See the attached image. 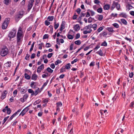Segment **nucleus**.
<instances>
[{
  "instance_id": "nucleus-30",
  "label": "nucleus",
  "mask_w": 134,
  "mask_h": 134,
  "mask_svg": "<svg viewBox=\"0 0 134 134\" xmlns=\"http://www.w3.org/2000/svg\"><path fill=\"white\" fill-rule=\"evenodd\" d=\"M103 29V27H100L97 29V31H96V32L97 34H98V32H100Z\"/></svg>"
},
{
  "instance_id": "nucleus-33",
  "label": "nucleus",
  "mask_w": 134,
  "mask_h": 134,
  "mask_svg": "<svg viewBox=\"0 0 134 134\" xmlns=\"http://www.w3.org/2000/svg\"><path fill=\"white\" fill-rule=\"evenodd\" d=\"M47 19L49 21H52L54 19V16H49L48 17Z\"/></svg>"
},
{
  "instance_id": "nucleus-3",
  "label": "nucleus",
  "mask_w": 134,
  "mask_h": 134,
  "mask_svg": "<svg viewBox=\"0 0 134 134\" xmlns=\"http://www.w3.org/2000/svg\"><path fill=\"white\" fill-rule=\"evenodd\" d=\"M9 21V19L6 18L4 21L2 25V28L3 29H5L7 27Z\"/></svg>"
},
{
  "instance_id": "nucleus-17",
  "label": "nucleus",
  "mask_w": 134,
  "mask_h": 134,
  "mask_svg": "<svg viewBox=\"0 0 134 134\" xmlns=\"http://www.w3.org/2000/svg\"><path fill=\"white\" fill-rule=\"evenodd\" d=\"M37 77L38 76L37 75L35 74H34L32 75L31 76V79L32 80L35 81L37 80Z\"/></svg>"
},
{
  "instance_id": "nucleus-20",
  "label": "nucleus",
  "mask_w": 134,
  "mask_h": 134,
  "mask_svg": "<svg viewBox=\"0 0 134 134\" xmlns=\"http://www.w3.org/2000/svg\"><path fill=\"white\" fill-rule=\"evenodd\" d=\"M120 16L124 18H126L127 15L126 14L124 13H122L119 14Z\"/></svg>"
},
{
  "instance_id": "nucleus-7",
  "label": "nucleus",
  "mask_w": 134,
  "mask_h": 134,
  "mask_svg": "<svg viewBox=\"0 0 134 134\" xmlns=\"http://www.w3.org/2000/svg\"><path fill=\"white\" fill-rule=\"evenodd\" d=\"M28 97V95L25 94L24 95L23 98H21L20 99V101L22 103L24 102L26 100Z\"/></svg>"
},
{
  "instance_id": "nucleus-23",
  "label": "nucleus",
  "mask_w": 134,
  "mask_h": 134,
  "mask_svg": "<svg viewBox=\"0 0 134 134\" xmlns=\"http://www.w3.org/2000/svg\"><path fill=\"white\" fill-rule=\"evenodd\" d=\"M121 21L122 23L124 24L125 25H126L127 24V22L126 20L124 19H121Z\"/></svg>"
},
{
  "instance_id": "nucleus-6",
  "label": "nucleus",
  "mask_w": 134,
  "mask_h": 134,
  "mask_svg": "<svg viewBox=\"0 0 134 134\" xmlns=\"http://www.w3.org/2000/svg\"><path fill=\"white\" fill-rule=\"evenodd\" d=\"M34 2V0H30L29 1V4L27 5L28 9L29 11L32 8L33 5V3Z\"/></svg>"
},
{
  "instance_id": "nucleus-62",
  "label": "nucleus",
  "mask_w": 134,
  "mask_h": 134,
  "mask_svg": "<svg viewBox=\"0 0 134 134\" xmlns=\"http://www.w3.org/2000/svg\"><path fill=\"white\" fill-rule=\"evenodd\" d=\"M52 69H54L55 68V66L54 63H52L50 65Z\"/></svg>"
},
{
  "instance_id": "nucleus-8",
  "label": "nucleus",
  "mask_w": 134,
  "mask_h": 134,
  "mask_svg": "<svg viewBox=\"0 0 134 134\" xmlns=\"http://www.w3.org/2000/svg\"><path fill=\"white\" fill-rule=\"evenodd\" d=\"M44 64H42L40 66L38 67L37 70V72L38 73H40L41 71V70L44 69Z\"/></svg>"
},
{
  "instance_id": "nucleus-40",
  "label": "nucleus",
  "mask_w": 134,
  "mask_h": 134,
  "mask_svg": "<svg viewBox=\"0 0 134 134\" xmlns=\"http://www.w3.org/2000/svg\"><path fill=\"white\" fill-rule=\"evenodd\" d=\"M75 43L76 44L79 45L81 44V42L80 40H78L75 41Z\"/></svg>"
},
{
  "instance_id": "nucleus-52",
  "label": "nucleus",
  "mask_w": 134,
  "mask_h": 134,
  "mask_svg": "<svg viewBox=\"0 0 134 134\" xmlns=\"http://www.w3.org/2000/svg\"><path fill=\"white\" fill-rule=\"evenodd\" d=\"M65 71V68L62 67L60 69V72H63Z\"/></svg>"
},
{
  "instance_id": "nucleus-5",
  "label": "nucleus",
  "mask_w": 134,
  "mask_h": 134,
  "mask_svg": "<svg viewBox=\"0 0 134 134\" xmlns=\"http://www.w3.org/2000/svg\"><path fill=\"white\" fill-rule=\"evenodd\" d=\"M16 32V30H13L9 33L8 36L10 39L15 36Z\"/></svg>"
},
{
  "instance_id": "nucleus-26",
  "label": "nucleus",
  "mask_w": 134,
  "mask_h": 134,
  "mask_svg": "<svg viewBox=\"0 0 134 134\" xmlns=\"http://www.w3.org/2000/svg\"><path fill=\"white\" fill-rule=\"evenodd\" d=\"M28 92L29 93H31V96H33L34 95V92L31 89H29Z\"/></svg>"
},
{
  "instance_id": "nucleus-53",
  "label": "nucleus",
  "mask_w": 134,
  "mask_h": 134,
  "mask_svg": "<svg viewBox=\"0 0 134 134\" xmlns=\"http://www.w3.org/2000/svg\"><path fill=\"white\" fill-rule=\"evenodd\" d=\"M25 92H26V91H25V89H23V88L21 89L20 92L21 93H22V94L24 93H25Z\"/></svg>"
},
{
  "instance_id": "nucleus-19",
  "label": "nucleus",
  "mask_w": 134,
  "mask_h": 134,
  "mask_svg": "<svg viewBox=\"0 0 134 134\" xmlns=\"http://www.w3.org/2000/svg\"><path fill=\"white\" fill-rule=\"evenodd\" d=\"M5 108L6 109L7 114L9 115L10 114L11 112V110L9 108H8L7 106L5 107Z\"/></svg>"
},
{
  "instance_id": "nucleus-32",
  "label": "nucleus",
  "mask_w": 134,
  "mask_h": 134,
  "mask_svg": "<svg viewBox=\"0 0 134 134\" xmlns=\"http://www.w3.org/2000/svg\"><path fill=\"white\" fill-rule=\"evenodd\" d=\"M97 53L101 56H103V53L101 49H100L99 51L97 52Z\"/></svg>"
},
{
  "instance_id": "nucleus-34",
  "label": "nucleus",
  "mask_w": 134,
  "mask_h": 134,
  "mask_svg": "<svg viewBox=\"0 0 134 134\" xmlns=\"http://www.w3.org/2000/svg\"><path fill=\"white\" fill-rule=\"evenodd\" d=\"M67 37L70 40H72L74 38L73 36L72 35L69 34L68 35Z\"/></svg>"
},
{
  "instance_id": "nucleus-22",
  "label": "nucleus",
  "mask_w": 134,
  "mask_h": 134,
  "mask_svg": "<svg viewBox=\"0 0 134 134\" xmlns=\"http://www.w3.org/2000/svg\"><path fill=\"white\" fill-rule=\"evenodd\" d=\"M25 78L27 80H29L31 78L30 76L27 73H25L24 75Z\"/></svg>"
},
{
  "instance_id": "nucleus-14",
  "label": "nucleus",
  "mask_w": 134,
  "mask_h": 134,
  "mask_svg": "<svg viewBox=\"0 0 134 134\" xmlns=\"http://www.w3.org/2000/svg\"><path fill=\"white\" fill-rule=\"evenodd\" d=\"M110 5L109 4H106L103 6V8L104 10H109L110 8Z\"/></svg>"
},
{
  "instance_id": "nucleus-31",
  "label": "nucleus",
  "mask_w": 134,
  "mask_h": 134,
  "mask_svg": "<svg viewBox=\"0 0 134 134\" xmlns=\"http://www.w3.org/2000/svg\"><path fill=\"white\" fill-rule=\"evenodd\" d=\"M47 70L48 72L50 73H52L53 72V70L49 67H48L47 69Z\"/></svg>"
},
{
  "instance_id": "nucleus-43",
  "label": "nucleus",
  "mask_w": 134,
  "mask_h": 134,
  "mask_svg": "<svg viewBox=\"0 0 134 134\" xmlns=\"http://www.w3.org/2000/svg\"><path fill=\"white\" fill-rule=\"evenodd\" d=\"M101 46H107V43L105 41H104L101 44Z\"/></svg>"
},
{
  "instance_id": "nucleus-42",
  "label": "nucleus",
  "mask_w": 134,
  "mask_h": 134,
  "mask_svg": "<svg viewBox=\"0 0 134 134\" xmlns=\"http://www.w3.org/2000/svg\"><path fill=\"white\" fill-rule=\"evenodd\" d=\"M11 0H4V2L6 5H8L9 2H11Z\"/></svg>"
},
{
  "instance_id": "nucleus-48",
  "label": "nucleus",
  "mask_w": 134,
  "mask_h": 134,
  "mask_svg": "<svg viewBox=\"0 0 134 134\" xmlns=\"http://www.w3.org/2000/svg\"><path fill=\"white\" fill-rule=\"evenodd\" d=\"M93 19L91 17H90L88 19V22L89 23H91L92 22Z\"/></svg>"
},
{
  "instance_id": "nucleus-11",
  "label": "nucleus",
  "mask_w": 134,
  "mask_h": 134,
  "mask_svg": "<svg viewBox=\"0 0 134 134\" xmlns=\"http://www.w3.org/2000/svg\"><path fill=\"white\" fill-rule=\"evenodd\" d=\"M21 32H18L17 34V40L18 42L20 40L21 37L22 36Z\"/></svg>"
},
{
  "instance_id": "nucleus-41",
  "label": "nucleus",
  "mask_w": 134,
  "mask_h": 134,
  "mask_svg": "<svg viewBox=\"0 0 134 134\" xmlns=\"http://www.w3.org/2000/svg\"><path fill=\"white\" fill-rule=\"evenodd\" d=\"M112 25L113 26L115 27L116 28H119V25L116 23H114Z\"/></svg>"
},
{
  "instance_id": "nucleus-2",
  "label": "nucleus",
  "mask_w": 134,
  "mask_h": 134,
  "mask_svg": "<svg viewBox=\"0 0 134 134\" xmlns=\"http://www.w3.org/2000/svg\"><path fill=\"white\" fill-rule=\"evenodd\" d=\"M8 50L7 48L4 47L3 48L0 52V54L2 57H4L8 53Z\"/></svg>"
},
{
  "instance_id": "nucleus-27",
  "label": "nucleus",
  "mask_w": 134,
  "mask_h": 134,
  "mask_svg": "<svg viewBox=\"0 0 134 134\" xmlns=\"http://www.w3.org/2000/svg\"><path fill=\"white\" fill-rule=\"evenodd\" d=\"M71 65L70 63H69L65 65V68L66 69H69L70 68V66Z\"/></svg>"
},
{
  "instance_id": "nucleus-54",
  "label": "nucleus",
  "mask_w": 134,
  "mask_h": 134,
  "mask_svg": "<svg viewBox=\"0 0 134 134\" xmlns=\"http://www.w3.org/2000/svg\"><path fill=\"white\" fill-rule=\"evenodd\" d=\"M81 10V9L79 8L77 9V10H76V12L78 14H79L80 13Z\"/></svg>"
},
{
  "instance_id": "nucleus-12",
  "label": "nucleus",
  "mask_w": 134,
  "mask_h": 134,
  "mask_svg": "<svg viewBox=\"0 0 134 134\" xmlns=\"http://www.w3.org/2000/svg\"><path fill=\"white\" fill-rule=\"evenodd\" d=\"M56 104L57 105V111H59V107H61L62 106V103L61 102H59L57 103Z\"/></svg>"
},
{
  "instance_id": "nucleus-45",
  "label": "nucleus",
  "mask_w": 134,
  "mask_h": 134,
  "mask_svg": "<svg viewBox=\"0 0 134 134\" xmlns=\"http://www.w3.org/2000/svg\"><path fill=\"white\" fill-rule=\"evenodd\" d=\"M88 11H89L91 13V16H93L95 14L93 10H88Z\"/></svg>"
},
{
  "instance_id": "nucleus-51",
  "label": "nucleus",
  "mask_w": 134,
  "mask_h": 134,
  "mask_svg": "<svg viewBox=\"0 0 134 134\" xmlns=\"http://www.w3.org/2000/svg\"><path fill=\"white\" fill-rule=\"evenodd\" d=\"M51 46V44L49 43H47L46 45V47L47 48L50 47Z\"/></svg>"
},
{
  "instance_id": "nucleus-44",
  "label": "nucleus",
  "mask_w": 134,
  "mask_h": 134,
  "mask_svg": "<svg viewBox=\"0 0 134 134\" xmlns=\"http://www.w3.org/2000/svg\"><path fill=\"white\" fill-rule=\"evenodd\" d=\"M43 44H44L43 43H41L40 44H39L38 48L40 49H42V46Z\"/></svg>"
},
{
  "instance_id": "nucleus-57",
  "label": "nucleus",
  "mask_w": 134,
  "mask_h": 134,
  "mask_svg": "<svg viewBox=\"0 0 134 134\" xmlns=\"http://www.w3.org/2000/svg\"><path fill=\"white\" fill-rule=\"evenodd\" d=\"M35 83V82H31V87L32 88H35V87L34 86V87H33V86L34 85V84Z\"/></svg>"
},
{
  "instance_id": "nucleus-61",
  "label": "nucleus",
  "mask_w": 134,
  "mask_h": 134,
  "mask_svg": "<svg viewBox=\"0 0 134 134\" xmlns=\"http://www.w3.org/2000/svg\"><path fill=\"white\" fill-rule=\"evenodd\" d=\"M73 44L72 43L70 45V49H69L70 50H72L73 49Z\"/></svg>"
},
{
  "instance_id": "nucleus-21",
  "label": "nucleus",
  "mask_w": 134,
  "mask_h": 134,
  "mask_svg": "<svg viewBox=\"0 0 134 134\" xmlns=\"http://www.w3.org/2000/svg\"><path fill=\"white\" fill-rule=\"evenodd\" d=\"M56 21H55V22L54 23V28L55 30L57 29L59 26V23H56Z\"/></svg>"
},
{
  "instance_id": "nucleus-36",
  "label": "nucleus",
  "mask_w": 134,
  "mask_h": 134,
  "mask_svg": "<svg viewBox=\"0 0 134 134\" xmlns=\"http://www.w3.org/2000/svg\"><path fill=\"white\" fill-rule=\"evenodd\" d=\"M61 61L59 59H58L55 62V64L56 65H57L61 63Z\"/></svg>"
},
{
  "instance_id": "nucleus-18",
  "label": "nucleus",
  "mask_w": 134,
  "mask_h": 134,
  "mask_svg": "<svg viewBox=\"0 0 134 134\" xmlns=\"http://www.w3.org/2000/svg\"><path fill=\"white\" fill-rule=\"evenodd\" d=\"M11 62H8L4 64V66L6 68L9 67L11 66Z\"/></svg>"
},
{
  "instance_id": "nucleus-46",
  "label": "nucleus",
  "mask_w": 134,
  "mask_h": 134,
  "mask_svg": "<svg viewBox=\"0 0 134 134\" xmlns=\"http://www.w3.org/2000/svg\"><path fill=\"white\" fill-rule=\"evenodd\" d=\"M30 56V55L29 54H26V56L25 58V59L28 60H29V59Z\"/></svg>"
},
{
  "instance_id": "nucleus-64",
  "label": "nucleus",
  "mask_w": 134,
  "mask_h": 134,
  "mask_svg": "<svg viewBox=\"0 0 134 134\" xmlns=\"http://www.w3.org/2000/svg\"><path fill=\"white\" fill-rule=\"evenodd\" d=\"M133 75V72H131V73H130L129 75V77L130 78H132Z\"/></svg>"
},
{
  "instance_id": "nucleus-59",
  "label": "nucleus",
  "mask_w": 134,
  "mask_h": 134,
  "mask_svg": "<svg viewBox=\"0 0 134 134\" xmlns=\"http://www.w3.org/2000/svg\"><path fill=\"white\" fill-rule=\"evenodd\" d=\"M80 34L78 33L76 35V39H78L80 38Z\"/></svg>"
},
{
  "instance_id": "nucleus-49",
  "label": "nucleus",
  "mask_w": 134,
  "mask_h": 134,
  "mask_svg": "<svg viewBox=\"0 0 134 134\" xmlns=\"http://www.w3.org/2000/svg\"><path fill=\"white\" fill-rule=\"evenodd\" d=\"M45 24L46 25L48 26L50 24V23L47 20H46L45 21Z\"/></svg>"
},
{
  "instance_id": "nucleus-4",
  "label": "nucleus",
  "mask_w": 134,
  "mask_h": 134,
  "mask_svg": "<svg viewBox=\"0 0 134 134\" xmlns=\"http://www.w3.org/2000/svg\"><path fill=\"white\" fill-rule=\"evenodd\" d=\"M24 14V12L23 11H20L19 13L16 16V20L18 21L22 17Z\"/></svg>"
},
{
  "instance_id": "nucleus-47",
  "label": "nucleus",
  "mask_w": 134,
  "mask_h": 134,
  "mask_svg": "<svg viewBox=\"0 0 134 134\" xmlns=\"http://www.w3.org/2000/svg\"><path fill=\"white\" fill-rule=\"evenodd\" d=\"M100 47V46L99 45H97L96 46L94 49V52H95V51H97V50Z\"/></svg>"
},
{
  "instance_id": "nucleus-24",
  "label": "nucleus",
  "mask_w": 134,
  "mask_h": 134,
  "mask_svg": "<svg viewBox=\"0 0 134 134\" xmlns=\"http://www.w3.org/2000/svg\"><path fill=\"white\" fill-rule=\"evenodd\" d=\"M40 92V89L39 88H38L37 89L35 90V92H34V95L36 96Z\"/></svg>"
},
{
  "instance_id": "nucleus-39",
  "label": "nucleus",
  "mask_w": 134,
  "mask_h": 134,
  "mask_svg": "<svg viewBox=\"0 0 134 134\" xmlns=\"http://www.w3.org/2000/svg\"><path fill=\"white\" fill-rule=\"evenodd\" d=\"M9 118V116H8L4 118V119L3 121L2 124H4L5 122L7 120L8 118Z\"/></svg>"
},
{
  "instance_id": "nucleus-63",
  "label": "nucleus",
  "mask_w": 134,
  "mask_h": 134,
  "mask_svg": "<svg viewBox=\"0 0 134 134\" xmlns=\"http://www.w3.org/2000/svg\"><path fill=\"white\" fill-rule=\"evenodd\" d=\"M117 15V14L116 13L114 14L113 13H112L111 14V16H113L114 17H116Z\"/></svg>"
},
{
  "instance_id": "nucleus-38",
  "label": "nucleus",
  "mask_w": 134,
  "mask_h": 134,
  "mask_svg": "<svg viewBox=\"0 0 134 134\" xmlns=\"http://www.w3.org/2000/svg\"><path fill=\"white\" fill-rule=\"evenodd\" d=\"M116 7L118 10H119L120 9V5L118 3L116 2Z\"/></svg>"
},
{
  "instance_id": "nucleus-28",
  "label": "nucleus",
  "mask_w": 134,
  "mask_h": 134,
  "mask_svg": "<svg viewBox=\"0 0 134 134\" xmlns=\"http://www.w3.org/2000/svg\"><path fill=\"white\" fill-rule=\"evenodd\" d=\"M106 29L109 32H113L114 31L113 28L111 27H108L106 28Z\"/></svg>"
},
{
  "instance_id": "nucleus-15",
  "label": "nucleus",
  "mask_w": 134,
  "mask_h": 134,
  "mask_svg": "<svg viewBox=\"0 0 134 134\" xmlns=\"http://www.w3.org/2000/svg\"><path fill=\"white\" fill-rule=\"evenodd\" d=\"M116 2H115V1L113 2V3L111 5V10H113L115 8L116 6Z\"/></svg>"
},
{
  "instance_id": "nucleus-58",
  "label": "nucleus",
  "mask_w": 134,
  "mask_h": 134,
  "mask_svg": "<svg viewBox=\"0 0 134 134\" xmlns=\"http://www.w3.org/2000/svg\"><path fill=\"white\" fill-rule=\"evenodd\" d=\"M95 65V62H92L90 64V66H94Z\"/></svg>"
},
{
  "instance_id": "nucleus-29",
  "label": "nucleus",
  "mask_w": 134,
  "mask_h": 134,
  "mask_svg": "<svg viewBox=\"0 0 134 134\" xmlns=\"http://www.w3.org/2000/svg\"><path fill=\"white\" fill-rule=\"evenodd\" d=\"M97 25L96 24H94L92 25H91V28L92 27L93 29H94V30H96L97 29Z\"/></svg>"
},
{
  "instance_id": "nucleus-55",
  "label": "nucleus",
  "mask_w": 134,
  "mask_h": 134,
  "mask_svg": "<svg viewBox=\"0 0 134 134\" xmlns=\"http://www.w3.org/2000/svg\"><path fill=\"white\" fill-rule=\"evenodd\" d=\"M53 54L52 53H50L48 54L47 55V57L50 58L52 55H53Z\"/></svg>"
},
{
  "instance_id": "nucleus-13",
  "label": "nucleus",
  "mask_w": 134,
  "mask_h": 134,
  "mask_svg": "<svg viewBox=\"0 0 134 134\" xmlns=\"http://www.w3.org/2000/svg\"><path fill=\"white\" fill-rule=\"evenodd\" d=\"M7 94V92L6 91H5L4 92H3V93L2 94L1 96V99L2 100L4 99L6 97Z\"/></svg>"
},
{
  "instance_id": "nucleus-35",
  "label": "nucleus",
  "mask_w": 134,
  "mask_h": 134,
  "mask_svg": "<svg viewBox=\"0 0 134 134\" xmlns=\"http://www.w3.org/2000/svg\"><path fill=\"white\" fill-rule=\"evenodd\" d=\"M17 113L15 112L10 117V120H12L13 118H14L15 116H16V115H17Z\"/></svg>"
},
{
  "instance_id": "nucleus-50",
  "label": "nucleus",
  "mask_w": 134,
  "mask_h": 134,
  "mask_svg": "<svg viewBox=\"0 0 134 134\" xmlns=\"http://www.w3.org/2000/svg\"><path fill=\"white\" fill-rule=\"evenodd\" d=\"M48 34H45V35H44V36H43V39H46L48 38Z\"/></svg>"
},
{
  "instance_id": "nucleus-25",
  "label": "nucleus",
  "mask_w": 134,
  "mask_h": 134,
  "mask_svg": "<svg viewBox=\"0 0 134 134\" xmlns=\"http://www.w3.org/2000/svg\"><path fill=\"white\" fill-rule=\"evenodd\" d=\"M98 19L99 21H101L103 18V16L102 15H98L97 16Z\"/></svg>"
},
{
  "instance_id": "nucleus-1",
  "label": "nucleus",
  "mask_w": 134,
  "mask_h": 134,
  "mask_svg": "<svg viewBox=\"0 0 134 134\" xmlns=\"http://www.w3.org/2000/svg\"><path fill=\"white\" fill-rule=\"evenodd\" d=\"M91 25H88L86 26L84 29L85 30L83 32V33L84 34H86L88 33H90L92 31V30L91 29Z\"/></svg>"
},
{
  "instance_id": "nucleus-10",
  "label": "nucleus",
  "mask_w": 134,
  "mask_h": 134,
  "mask_svg": "<svg viewBox=\"0 0 134 134\" xmlns=\"http://www.w3.org/2000/svg\"><path fill=\"white\" fill-rule=\"evenodd\" d=\"M65 22L63 21L60 25V28L59 29L60 31H62L65 28Z\"/></svg>"
},
{
  "instance_id": "nucleus-37",
  "label": "nucleus",
  "mask_w": 134,
  "mask_h": 134,
  "mask_svg": "<svg viewBox=\"0 0 134 134\" xmlns=\"http://www.w3.org/2000/svg\"><path fill=\"white\" fill-rule=\"evenodd\" d=\"M102 9L101 7L99 8L97 10V12L99 13H101L102 12Z\"/></svg>"
},
{
  "instance_id": "nucleus-56",
  "label": "nucleus",
  "mask_w": 134,
  "mask_h": 134,
  "mask_svg": "<svg viewBox=\"0 0 134 134\" xmlns=\"http://www.w3.org/2000/svg\"><path fill=\"white\" fill-rule=\"evenodd\" d=\"M78 61V60L77 59H74V60L73 61H72L71 62V64H73L75 63L76 62Z\"/></svg>"
},
{
  "instance_id": "nucleus-16",
  "label": "nucleus",
  "mask_w": 134,
  "mask_h": 134,
  "mask_svg": "<svg viewBox=\"0 0 134 134\" xmlns=\"http://www.w3.org/2000/svg\"><path fill=\"white\" fill-rule=\"evenodd\" d=\"M80 26L79 24L75 25L74 27V30L75 31H77L80 29Z\"/></svg>"
},
{
  "instance_id": "nucleus-60",
  "label": "nucleus",
  "mask_w": 134,
  "mask_h": 134,
  "mask_svg": "<svg viewBox=\"0 0 134 134\" xmlns=\"http://www.w3.org/2000/svg\"><path fill=\"white\" fill-rule=\"evenodd\" d=\"M35 53H33L31 55L30 58H31V59H33V58H35Z\"/></svg>"
},
{
  "instance_id": "nucleus-9",
  "label": "nucleus",
  "mask_w": 134,
  "mask_h": 134,
  "mask_svg": "<svg viewBox=\"0 0 134 134\" xmlns=\"http://www.w3.org/2000/svg\"><path fill=\"white\" fill-rule=\"evenodd\" d=\"M28 110V108L27 107L25 108L21 112L19 115H21L22 116H23L25 113Z\"/></svg>"
}]
</instances>
